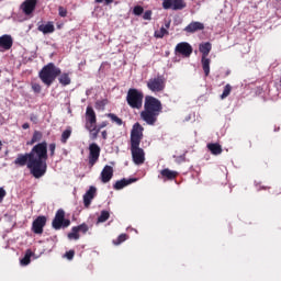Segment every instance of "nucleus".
Instances as JSON below:
<instances>
[{
  "instance_id": "f257e3e1",
  "label": "nucleus",
  "mask_w": 281,
  "mask_h": 281,
  "mask_svg": "<svg viewBox=\"0 0 281 281\" xmlns=\"http://www.w3.org/2000/svg\"><path fill=\"white\" fill-rule=\"evenodd\" d=\"M47 142H42L33 146L30 153L18 154L14 165L30 170L32 177L41 179L47 172Z\"/></svg>"
},
{
  "instance_id": "f03ea898",
  "label": "nucleus",
  "mask_w": 281,
  "mask_h": 281,
  "mask_svg": "<svg viewBox=\"0 0 281 281\" xmlns=\"http://www.w3.org/2000/svg\"><path fill=\"white\" fill-rule=\"evenodd\" d=\"M144 139V126L139 123H135L131 131V153L133 161L136 166H142L146 161V153L139 147Z\"/></svg>"
},
{
  "instance_id": "7ed1b4c3",
  "label": "nucleus",
  "mask_w": 281,
  "mask_h": 281,
  "mask_svg": "<svg viewBox=\"0 0 281 281\" xmlns=\"http://www.w3.org/2000/svg\"><path fill=\"white\" fill-rule=\"evenodd\" d=\"M144 109L145 110L140 113L142 120L149 126H155L157 117H159V113H161L164 109L161 101L153 95H147L145 97Z\"/></svg>"
},
{
  "instance_id": "20e7f679",
  "label": "nucleus",
  "mask_w": 281,
  "mask_h": 281,
  "mask_svg": "<svg viewBox=\"0 0 281 281\" xmlns=\"http://www.w3.org/2000/svg\"><path fill=\"white\" fill-rule=\"evenodd\" d=\"M58 76H60V68L56 67L54 63L47 64L40 71V78L46 87H52Z\"/></svg>"
},
{
  "instance_id": "39448f33",
  "label": "nucleus",
  "mask_w": 281,
  "mask_h": 281,
  "mask_svg": "<svg viewBox=\"0 0 281 281\" xmlns=\"http://www.w3.org/2000/svg\"><path fill=\"white\" fill-rule=\"evenodd\" d=\"M126 102L131 109H142L144 104V92L138 89L131 88L127 91Z\"/></svg>"
},
{
  "instance_id": "423d86ee",
  "label": "nucleus",
  "mask_w": 281,
  "mask_h": 281,
  "mask_svg": "<svg viewBox=\"0 0 281 281\" xmlns=\"http://www.w3.org/2000/svg\"><path fill=\"white\" fill-rule=\"evenodd\" d=\"M71 225V221L69 220H65V211L63 209H59L56 214L55 217L52 222V227L53 229H65L67 227H69Z\"/></svg>"
},
{
  "instance_id": "0eeeda50",
  "label": "nucleus",
  "mask_w": 281,
  "mask_h": 281,
  "mask_svg": "<svg viewBox=\"0 0 281 281\" xmlns=\"http://www.w3.org/2000/svg\"><path fill=\"white\" fill-rule=\"evenodd\" d=\"M147 89L153 91L154 93H159V91H164L166 89V78L164 76L158 75L155 78H150L147 81Z\"/></svg>"
},
{
  "instance_id": "6e6552de",
  "label": "nucleus",
  "mask_w": 281,
  "mask_h": 281,
  "mask_svg": "<svg viewBox=\"0 0 281 281\" xmlns=\"http://www.w3.org/2000/svg\"><path fill=\"white\" fill-rule=\"evenodd\" d=\"M88 164L90 168H93L94 164H98L100 159V153L102 149L99 147L98 143H91L88 147Z\"/></svg>"
},
{
  "instance_id": "1a4fd4ad",
  "label": "nucleus",
  "mask_w": 281,
  "mask_h": 281,
  "mask_svg": "<svg viewBox=\"0 0 281 281\" xmlns=\"http://www.w3.org/2000/svg\"><path fill=\"white\" fill-rule=\"evenodd\" d=\"M47 225V217L44 215L37 216L32 223L33 234H43V228Z\"/></svg>"
},
{
  "instance_id": "9d476101",
  "label": "nucleus",
  "mask_w": 281,
  "mask_h": 281,
  "mask_svg": "<svg viewBox=\"0 0 281 281\" xmlns=\"http://www.w3.org/2000/svg\"><path fill=\"white\" fill-rule=\"evenodd\" d=\"M162 8L164 10H183L186 2L183 0H165Z\"/></svg>"
},
{
  "instance_id": "9b49d317",
  "label": "nucleus",
  "mask_w": 281,
  "mask_h": 281,
  "mask_svg": "<svg viewBox=\"0 0 281 281\" xmlns=\"http://www.w3.org/2000/svg\"><path fill=\"white\" fill-rule=\"evenodd\" d=\"M176 54H181L184 58H190L192 56V46L187 42H181L176 46Z\"/></svg>"
},
{
  "instance_id": "f8f14e48",
  "label": "nucleus",
  "mask_w": 281,
  "mask_h": 281,
  "mask_svg": "<svg viewBox=\"0 0 281 281\" xmlns=\"http://www.w3.org/2000/svg\"><path fill=\"white\" fill-rule=\"evenodd\" d=\"M98 117L95 116V111L92 106H87L86 109V124L89 126H95Z\"/></svg>"
},
{
  "instance_id": "ddd939ff",
  "label": "nucleus",
  "mask_w": 281,
  "mask_h": 281,
  "mask_svg": "<svg viewBox=\"0 0 281 281\" xmlns=\"http://www.w3.org/2000/svg\"><path fill=\"white\" fill-rule=\"evenodd\" d=\"M113 179V167L105 165L101 171V181L102 183H109Z\"/></svg>"
},
{
  "instance_id": "4468645a",
  "label": "nucleus",
  "mask_w": 281,
  "mask_h": 281,
  "mask_svg": "<svg viewBox=\"0 0 281 281\" xmlns=\"http://www.w3.org/2000/svg\"><path fill=\"white\" fill-rule=\"evenodd\" d=\"M95 187H90L89 190L83 194V205L85 207H89L93 199H95Z\"/></svg>"
},
{
  "instance_id": "2eb2a0df",
  "label": "nucleus",
  "mask_w": 281,
  "mask_h": 281,
  "mask_svg": "<svg viewBox=\"0 0 281 281\" xmlns=\"http://www.w3.org/2000/svg\"><path fill=\"white\" fill-rule=\"evenodd\" d=\"M135 181H137L136 178H123L121 180H117L114 184H113V189L114 190H124V188H126V186H131V183H135Z\"/></svg>"
},
{
  "instance_id": "dca6fc26",
  "label": "nucleus",
  "mask_w": 281,
  "mask_h": 281,
  "mask_svg": "<svg viewBox=\"0 0 281 281\" xmlns=\"http://www.w3.org/2000/svg\"><path fill=\"white\" fill-rule=\"evenodd\" d=\"M22 10L26 16H30L36 10V0H26L22 3Z\"/></svg>"
},
{
  "instance_id": "f3484780",
  "label": "nucleus",
  "mask_w": 281,
  "mask_h": 281,
  "mask_svg": "<svg viewBox=\"0 0 281 281\" xmlns=\"http://www.w3.org/2000/svg\"><path fill=\"white\" fill-rule=\"evenodd\" d=\"M201 30H205V25L201 22H191L184 27V32H188L189 34H194V32H199Z\"/></svg>"
},
{
  "instance_id": "a211bd4d",
  "label": "nucleus",
  "mask_w": 281,
  "mask_h": 281,
  "mask_svg": "<svg viewBox=\"0 0 281 281\" xmlns=\"http://www.w3.org/2000/svg\"><path fill=\"white\" fill-rule=\"evenodd\" d=\"M12 36L11 35H2L0 37V47L8 52V49H12L13 45Z\"/></svg>"
},
{
  "instance_id": "6ab92c4d",
  "label": "nucleus",
  "mask_w": 281,
  "mask_h": 281,
  "mask_svg": "<svg viewBox=\"0 0 281 281\" xmlns=\"http://www.w3.org/2000/svg\"><path fill=\"white\" fill-rule=\"evenodd\" d=\"M160 175H161L162 179H165V181L166 180L172 181V180L177 179V175H179V172L172 171V170L166 168L160 171Z\"/></svg>"
},
{
  "instance_id": "aec40b11",
  "label": "nucleus",
  "mask_w": 281,
  "mask_h": 281,
  "mask_svg": "<svg viewBox=\"0 0 281 281\" xmlns=\"http://www.w3.org/2000/svg\"><path fill=\"white\" fill-rule=\"evenodd\" d=\"M199 50L202 54V57L207 58L210 56V52H212V44L210 42L202 43L199 46Z\"/></svg>"
},
{
  "instance_id": "412c9836",
  "label": "nucleus",
  "mask_w": 281,
  "mask_h": 281,
  "mask_svg": "<svg viewBox=\"0 0 281 281\" xmlns=\"http://www.w3.org/2000/svg\"><path fill=\"white\" fill-rule=\"evenodd\" d=\"M38 32H43L44 34H53L55 32L54 24L52 22H48L47 24H41L37 27Z\"/></svg>"
},
{
  "instance_id": "4be33fe9",
  "label": "nucleus",
  "mask_w": 281,
  "mask_h": 281,
  "mask_svg": "<svg viewBox=\"0 0 281 281\" xmlns=\"http://www.w3.org/2000/svg\"><path fill=\"white\" fill-rule=\"evenodd\" d=\"M32 256H34V252L32 250L27 249L24 257L20 260V263L22 267H27L32 262Z\"/></svg>"
},
{
  "instance_id": "5701e85b",
  "label": "nucleus",
  "mask_w": 281,
  "mask_h": 281,
  "mask_svg": "<svg viewBox=\"0 0 281 281\" xmlns=\"http://www.w3.org/2000/svg\"><path fill=\"white\" fill-rule=\"evenodd\" d=\"M209 150H211L212 155H221L223 153V147L218 143L207 144Z\"/></svg>"
},
{
  "instance_id": "b1692460",
  "label": "nucleus",
  "mask_w": 281,
  "mask_h": 281,
  "mask_svg": "<svg viewBox=\"0 0 281 281\" xmlns=\"http://www.w3.org/2000/svg\"><path fill=\"white\" fill-rule=\"evenodd\" d=\"M86 128L87 131H89V133L91 134V139H98V135L100 133V130L98 126L93 125H89V124H86Z\"/></svg>"
},
{
  "instance_id": "393cba45",
  "label": "nucleus",
  "mask_w": 281,
  "mask_h": 281,
  "mask_svg": "<svg viewBox=\"0 0 281 281\" xmlns=\"http://www.w3.org/2000/svg\"><path fill=\"white\" fill-rule=\"evenodd\" d=\"M201 63H202V69L204 71V76L205 77L210 76V63H211L210 58L202 57Z\"/></svg>"
},
{
  "instance_id": "a878e982",
  "label": "nucleus",
  "mask_w": 281,
  "mask_h": 281,
  "mask_svg": "<svg viewBox=\"0 0 281 281\" xmlns=\"http://www.w3.org/2000/svg\"><path fill=\"white\" fill-rule=\"evenodd\" d=\"M80 231H78L77 226L71 228V232L68 233V239L69 240H80Z\"/></svg>"
},
{
  "instance_id": "bb28decb",
  "label": "nucleus",
  "mask_w": 281,
  "mask_h": 281,
  "mask_svg": "<svg viewBox=\"0 0 281 281\" xmlns=\"http://www.w3.org/2000/svg\"><path fill=\"white\" fill-rule=\"evenodd\" d=\"M59 83L63 85V87H67V85H71V78H69V74H63L59 77Z\"/></svg>"
},
{
  "instance_id": "cd10ccee",
  "label": "nucleus",
  "mask_w": 281,
  "mask_h": 281,
  "mask_svg": "<svg viewBox=\"0 0 281 281\" xmlns=\"http://www.w3.org/2000/svg\"><path fill=\"white\" fill-rule=\"evenodd\" d=\"M170 33L166 27H161L159 31H156L154 33L155 38H164L165 36H168Z\"/></svg>"
},
{
  "instance_id": "c85d7f7f",
  "label": "nucleus",
  "mask_w": 281,
  "mask_h": 281,
  "mask_svg": "<svg viewBox=\"0 0 281 281\" xmlns=\"http://www.w3.org/2000/svg\"><path fill=\"white\" fill-rule=\"evenodd\" d=\"M69 137H71V127H68L61 133V144H67V139H69Z\"/></svg>"
},
{
  "instance_id": "c756f323",
  "label": "nucleus",
  "mask_w": 281,
  "mask_h": 281,
  "mask_svg": "<svg viewBox=\"0 0 281 281\" xmlns=\"http://www.w3.org/2000/svg\"><path fill=\"white\" fill-rule=\"evenodd\" d=\"M106 117H110V120H112V122H114L115 124H117V126H122V124H124V121H122V119H120L117 115H115L114 113H109L106 114Z\"/></svg>"
},
{
  "instance_id": "7c9ffc66",
  "label": "nucleus",
  "mask_w": 281,
  "mask_h": 281,
  "mask_svg": "<svg viewBox=\"0 0 281 281\" xmlns=\"http://www.w3.org/2000/svg\"><path fill=\"white\" fill-rule=\"evenodd\" d=\"M111 213L109 211H101L100 216L98 217V223H106V220L110 218Z\"/></svg>"
},
{
  "instance_id": "2f4dec72",
  "label": "nucleus",
  "mask_w": 281,
  "mask_h": 281,
  "mask_svg": "<svg viewBox=\"0 0 281 281\" xmlns=\"http://www.w3.org/2000/svg\"><path fill=\"white\" fill-rule=\"evenodd\" d=\"M41 139H43V133L35 131L33 133L30 144H36V142H41Z\"/></svg>"
},
{
  "instance_id": "473e14b6",
  "label": "nucleus",
  "mask_w": 281,
  "mask_h": 281,
  "mask_svg": "<svg viewBox=\"0 0 281 281\" xmlns=\"http://www.w3.org/2000/svg\"><path fill=\"white\" fill-rule=\"evenodd\" d=\"M229 93H232V86L229 83H227L224 87L223 93L221 95L222 100H225V98H227L229 95Z\"/></svg>"
},
{
  "instance_id": "72a5a7b5",
  "label": "nucleus",
  "mask_w": 281,
  "mask_h": 281,
  "mask_svg": "<svg viewBox=\"0 0 281 281\" xmlns=\"http://www.w3.org/2000/svg\"><path fill=\"white\" fill-rule=\"evenodd\" d=\"M133 13H134L136 16H142V14H144V7H142V5H136V7H134Z\"/></svg>"
},
{
  "instance_id": "f704fd0d",
  "label": "nucleus",
  "mask_w": 281,
  "mask_h": 281,
  "mask_svg": "<svg viewBox=\"0 0 281 281\" xmlns=\"http://www.w3.org/2000/svg\"><path fill=\"white\" fill-rule=\"evenodd\" d=\"M78 232H82V234H87L89 232V225L82 223L81 225L77 226Z\"/></svg>"
},
{
  "instance_id": "c9c22d12",
  "label": "nucleus",
  "mask_w": 281,
  "mask_h": 281,
  "mask_svg": "<svg viewBox=\"0 0 281 281\" xmlns=\"http://www.w3.org/2000/svg\"><path fill=\"white\" fill-rule=\"evenodd\" d=\"M126 240V234H121L116 240H113L114 245H122Z\"/></svg>"
},
{
  "instance_id": "e433bc0d",
  "label": "nucleus",
  "mask_w": 281,
  "mask_h": 281,
  "mask_svg": "<svg viewBox=\"0 0 281 281\" xmlns=\"http://www.w3.org/2000/svg\"><path fill=\"white\" fill-rule=\"evenodd\" d=\"M48 151H49L50 157H54V155H56V144L55 143H52L48 145Z\"/></svg>"
},
{
  "instance_id": "4c0bfd02",
  "label": "nucleus",
  "mask_w": 281,
  "mask_h": 281,
  "mask_svg": "<svg viewBox=\"0 0 281 281\" xmlns=\"http://www.w3.org/2000/svg\"><path fill=\"white\" fill-rule=\"evenodd\" d=\"M31 86H32V90L34 91V93H41L42 88H41V85H40V83L32 82Z\"/></svg>"
},
{
  "instance_id": "58836bf2",
  "label": "nucleus",
  "mask_w": 281,
  "mask_h": 281,
  "mask_svg": "<svg viewBox=\"0 0 281 281\" xmlns=\"http://www.w3.org/2000/svg\"><path fill=\"white\" fill-rule=\"evenodd\" d=\"M143 19H144V21H150V19H153V11L147 10V11L143 14Z\"/></svg>"
},
{
  "instance_id": "ea45409f",
  "label": "nucleus",
  "mask_w": 281,
  "mask_h": 281,
  "mask_svg": "<svg viewBox=\"0 0 281 281\" xmlns=\"http://www.w3.org/2000/svg\"><path fill=\"white\" fill-rule=\"evenodd\" d=\"M58 14H59V16L65 19V16H67V9L65 7H59L58 8Z\"/></svg>"
},
{
  "instance_id": "a19ab883",
  "label": "nucleus",
  "mask_w": 281,
  "mask_h": 281,
  "mask_svg": "<svg viewBox=\"0 0 281 281\" xmlns=\"http://www.w3.org/2000/svg\"><path fill=\"white\" fill-rule=\"evenodd\" d=\"M74 256H76L75 250H69L65 254V258H67V260H74Z\"/></svg>"
},
{
  "instance_id": "79ce46f5",
  "label": "nucleus",
  "mask_w": 281,
  "mask_h": 281,
  "mask_svg": "<svg viewBox=\"0 0 281 281\" xmlns=\"http://www.w3.org/2000/svg\"><path fill=\"white\" fill-rule=\"evenodd\" d=\"M104 106H106V102H104V101L95 102V109L100 110V109H104Z\"/></svg>"
},
{
  "instance_id": "37998d69",
  "label": "nucleus",
  "mask_w": 281,
  "mask_h": 281,
  "mask_svg": "<svg viewBox=\"0 0 281 281\" xmlns=\"http://www.w3.org/2000/svg\"><path fill=\"white\" fill-rule=\"evenodd\" d=\"M106 126H109V122L103 121L100 125H98L97 127L102 131V128H106Z\"/></svg>"
},
{
  "instance_id": "c03bdc74",
  "label": "nucleus",
  "mask_w": 281,
  "mask_h": 281,
  "mask_svg": "<svg viewBox=\"0 0 281 281\" xmlns=\"http://www.w3.org/2000/svg\"><path fill=\"white\" fill-rule=\"evenodd\" d=\"M4 198H5V191L3 188H0V203L3 201Z\"/></svg>"
},
{
  "instance_id": "a18cd8bd",
  "label": "nucleus",
  "mask_w": 281,
  "mask_h": 281,
  "mask_svg": "<svg viewBox=\"0 0 281 281\" xmlns=\"http://www.w3.org/2000/svg\"><path fill=\"white\" fill-rule=\"evenodd\" d=\"M170 23H171V21L170 20H166L165 21V30H170Z\"/></svg>"
},
{
  "instance_id": "49530a36",
  "label": "nucleus",
  "mask_w": 281,
  "mask_h": 281,
  "mask_svg": "<svg viewBox=\"0 0 281 281\" xmlns=\"http://www.w3.org/2000/svg\"><path fill=\"white\" fill-rule=\"evenodd\" d=\"M22 128H23L24 131H27V128H30V123H24V124L22 125Z\"/></svg>"
},
{
  "instance_id": "de8ad7c7",
  "label": "nucleus",
  "mask_w": 281,
  "mask_h": 281,
  "mask_svg": "<svg viewBox=\"0 0 281 281\" xmlns=\"http://www.w3.org/2000/svg\"><path fill=\"white\" fill-rule=\"evenodd\" d=\"M101 135H102L103 139H106V137H108L106 131H103V132L101 133Z\"/></svg>"
},
{
  "instance_id": "09e8293b",
  "label": "nucleus",
  "mask_w": 281,
  "mask_h": 281,
  "mask_svg": "<svg viewBox=\"0 0 281 281\" xmlns=\"http://www.w3.org/2000/svg\"><path fill=\"white\" fill-rule=\"evenodd\" d=\"M105 5H111V3H113V0H104Z\"/></svg>"
},
{
  "instance_id": "8fccbe9b",
  "label": "nucleus",
  "mask_w": 281,
  "mask_h": 281,
  "mask_svg": "<svg viewBox=\"0 0 281 281\" xmlns=\"http://www.w3.org/2000/svg\"><path fill=\"white\" fill-rule=\"evenodd\" d=\"M36 120H37V119H36V115L32 114V115H31V122H36Z\"/></svg>"
},
{
  "instance_id": "3c124183",
  "label": "nucleus",
  "mask_w": 281,
  "mask_h": 281,
  "mask_svg": "<svg viewBox=\"0 0 281 281\" xmlns=\"http://www.w3.org/2000/svg\"><path fill=\"white\" fill-rule=\"evenodd\" d=\"M95 3H103L104 0H94Z\"/></svg>"
},
{
  "instance_id": "603ef678",
  "label": "nucleus",
  "mask_w": 281,
  "mask_h": 281,
  "mask_svg": "<svg viewBox=\"0 0 281 281\" xmlns=\"http://www.w3.org/2000/svg\"><path fill=\"white\" fill-rule=\"evenodd\" d=\"M180 159H182V161H184L186 160V156L184 155L180 156Z\"/></svg>"
},
{
  "instance_id": "864d4df0",
  "label": "nucleus",
  "mask_w": 281,
  "mask_h": 281,
  "mask_svg": "<svg viewBox=\"0 0 281 281\" xmlns=\"http://www.w3.org/2000/svg\"><path fill=\"white\" fill-rule=\"evenodd\" d=\"M2 146H3V144H2L1 140H0V150H1Z\"/></svg>"
}]
</instances>
